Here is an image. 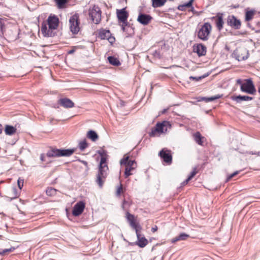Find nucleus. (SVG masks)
Wrapping results in <instances>:
<instances>
[{"label":"nucleus","instance_id":"3","mask_svg":"<svg viewBox=\"0 0 260 260\" xmlns=\"http://www.w3.org/2000/svg\"><path fill=\"white\" fill-rule=\"evenodd\" d=\"M120 163L121 166H124L125 167L124 172L125 178L132 175L131 172L134 170L137 167L136 162L134 160L129 159V156L126 155L120 160Z\"/></svg>","mask_w":260,"mask_h":260},{"label":"nucleus","instance_id":"35","mask_svg":"<svg viewBox=\"0 0 260 260\" xmlns=\"http://www.w3.org/2000/svg\"><path fill=\"white\" fill-rule=\"evenodd\" d=\"M178 236L179 237V240L181 241V240H186L187 238H188L189 237V235H187V234H186L185 233H181Z\"/></svg>","mask_w":260,"mask_h":260},{"label":"nucleus","instance_id":"24","mask_svg":"<svg viewBox=\"0 0 260 260\" xmlns=\"http://www.w3.org/2000/svg\"><path fill=\"white\" fill-rule=\"evenodd\" d=\"M5 132L7 135H12L16 132V128L13 126L6 125Z\"/></svg>","mask_w":260,"mask_h":260},{"label":"nucleus","instance_id":"30","mask_svg":"<svg viewBox=\"0 0 260 260\" xmlns=\"http://www.w3.org/2000/svg\"><path fill=\"white\" fill-rule=\"evenodd\" d=\"M222 97V95L217 94L216 95L210 97V98H204L203 100L205 101L206 102H211L214 100L218 99Z\"/></svg>","mask_w":260,"mask_h":260},{"label":"nucleus","instance_id":"49","mask_svg":"<svg viewBox=\"0 0 260 260\" xmlns=\"http://www.w3.org/2000/svg\"><path fill=\"white\" fill-rule=\"evenodd\" d=\"M127 23H127V19H126V22H125V23H122V25L125 26H126L127 25Z\"/></svg>","mask_w":260,"mask_h":260},{"label":"nucleus","instance_id":"4","mask_svg":"<svg viewBox=\"0 0 260 260\" xmlns=\"http://www.w3.org/2000/svg\"><path fill=\"white\" fill-rule=\"evenodd\" d=\"M74 149H59L54 148L47 153L48 157L70 156L75 152Z\"/></svg>","mask_w":260,"mask_h":260},{"label":"nucleus","instance_id":"46","mask_svg":"<svg viewBox=\"0 0 260 260\" xmlns=\"http://www.w3.org/2000/svg\"><path fill=\"white\" fill-rule=\"evenodd\" d=\"M157 230V227L156 225H155L154 226L152 227V229H151V231L153 232V233H154L155 232H156V231Z\"/></svg>","mask_w":260,"mask_h":260},{"label":"nucleus","instance_id":"36","mask_svg":"<svg viewBox=\"0 0 260 260\" xmlns=\"http://www.w3.org/2000/svg\"><path fill=\"white\" fill-rule=\"evenodd\" d=\"M238 173H239V171H237L234 172L233 173L231 174V175H230L227 177L226 181H230L231 179H232L233 177H235L236 175L238 174Z\"/></svg>","mask_w":260,"mask_h":260},{"label":"nucleus","instance_id":"56","mask_svg":"<svg viewBox=\"0 0 260 260\" xmlns=\"http://www.w3.org/2000/svg\"><path fill=\"white\" fill-rule=\"evenodd\" d=\"M191 9H192V10H191V11H192V10L193 9V7H192V8H191Z\"/></svg>","mask_w":260,"mask_h":260},{"label":"nucleus","instance_id":"11","mask_svg":"<svg viewBox=\"0 0 260 260\" xmlns=\"http://www.w3.org/2000/svg\"><path fill=\"white\" fill-rule=\"evenodd\" d=\"M85 208V204L81 201L77 203L73 207L72 214L74 216H78L81 215Z\"/></svg>","mask_w":260,"mask_h":260},{"label":"nucleus","instance_id":"51","mask_svg":"<svg viewBox=\"0 0 260 260\" xmlns=\"http://www.w3.org/2000/svg\"><path fill=\"white\" fill-rule=\"evenodd\" d=\"M44 156L43 154H42V155H41V160L42 161H43V160H44Z\"/></svg>","mask_w":260,"mask_h":260},{"label":"nucleus","instance_id":"21","mask_svg":"<svg viewBox=\"0 0 260 260\" xmlns=\"http://www.w3.org/2000/svg\"><path fill=\"white\" fill-rule=\"evenodd\" d=\"M194 51L199 56H204L206 53V47L202 44H198L194 48Z\"/></svg>","mask_w":260,"mask_h":260},{"label":"nucleus","instance_id":"53","mask_svg":"<svg viewBox=\"0 0 260 260\" xmlns=\"http://www.w3.org/2000/svg\"><path fill=\"white\" fill-rule=\"evenodd\" d=\"M249 154H256V153H253L252 152H249Z\"/></svg>","mask_w":260,"mask_h":260},{"label":"nucleus","instance_id":"10","mask_svg":"<svg viewBox=\"0 0 260 260\" xmlns=\"http://www.w3.org/2000/svg\"><path fill=\"white\" fill-rule=\"evenodd\" d=\"M227 24L235 29H239L241 26L240 21L237 19L234 15H230L228 16L227 19Z\"/></svg>","mask_w":260,"mask_h":260},{"label":"nucleus","instance_id":"52","mask_svg":"<svg viewBox=\"0 0 260 260\" xmlns=\"http://www.w3.org/2000/svg\"><path fill=\"white\" fill-rule=\"evenodd\" d=\"M122 29L123 31H124V30H125V26L122 25Z\"/></svg>","mask_w":260,"mask_h":260},{"label":"nucleus","instance_id":"19","mask_svg":"<svg viewBox=\"0 0 260 260\" xmlns=\"http://www.w3.org/2000/svg\"><path fill=\"white\" fill-rule=\"evenodd\" d=\"M232 100L236 101L237 103H241L242 101H251L253 100L252 97L247 95H234L231 97Z\"/></svg>","mask_w":260,"mask_h":260},{"label":"nucleus","instance_id":"13","mask_svg":"<svg viewBox=\"0 0 260 260\" xmlns=\"http://www.w3.org/2000/svg\"><path fill=\"white\" fill-rule=\"evenodd\" d=\"M166 122L162 123H158L155 127L152 128L151 132L149 133L150 137H154L156 133H162L164 132V127L166 124Z\"/></svg>","mask_w":260,"mask_h":260},{"label":"nucleus","instance_id":"27","mask_svg":"<svg viewBox=\"0 0 260 260\" xmlns=\"http://www.w3.org/2000/svg\"><path fill=\"white\" fill-rule=\"evenodd\" d=\"M108 59L111 64L115 66H118L120 64L119 60L114 56H109Z\"/></svg>","mask_w":260,"mask_h":260},{"label":"nucleus","instance_id":"23","mask_svg":"<svg viewBox=\"0 0 260 260\" xmlns=\"http://www.w3.org/2000/svg\"><path fill=\"white\" fill-rule=\"evenodd\" d=\"M110 36L111 34L109 30L102 29L99 33V37L103 40L107 39Z\"/></svg>","mask_w":260,"mask_h":260},{"label":"nucleus","instance_id":"55","mask_svg":"<svg viewBox=\"0 0 260 260\" xmlns=\"http://www.w3.org/2000/svg\"><path fill=\"white\" fill-rule=\"evenodd\" d=\"M166 111H167L166 109L164 110V111H162V113H165Z\"/></svg>","mask_w":260,"mask_h":260},{"label":"nucleus","instance_id":"20","mask_svg":"<svg viewBox=\"0 0 260 260\" xmlns=\"http://www.w3.org/2000/svg\"><path fill=\"white\" fill-rule=\"evenodd\" d=\"M126 218L128 221L129 222L131 226L135 230H138V224L136 223L135 220V217L133 215L130 214L129 212H127L126 214Z\"/></svg>","mask_w":260,"mask_h":260},{"label":"nucleus","instance_id":"5","mask_svg":"<svg viewBox=\"0 0 260 260\" xmlns=\"http://www.w3.org/2000/svg\"><path fill=\"white\" fill-rule=\"evenodd\" d=\"M211 30V25L208 22L205 23L198 32V38L203 41L208 40Z\"/></svg>","mask_w":260,"mask_h":260},{"label":"nucleus","instance_id":"54","mask_svg":"<svg viewBox=\"0 0 260 260\" xmlns=\"http://www.w3.org/2000/svg\"><path fill=\"white\" fill-rule=\"evenodd\" d=\"M258 92L260 94V86L258 88Z\"/></svg>","mask_w":260,"mask_h":260},{"label":"nucleus","instance_id":"29","mask_svg":"<svg viewBox=\"0 0 260 260\" xmlns=\"http://www.w3.org/2000/svg\"><path fill=\"white\" fill-rule=\"evenodd\" d=\"M254 14V11L250 10L247 11L245 14V20L246 21H249L251 20L253 18Z\"/></svg>","mask_w":260,"mask_h":260},{"label":"nucleus","instance_id":"18","mask_svg":"<svg viewBox=\"0 0 260 260\" xmlns=\"http://www.w3.org/2000/svg\"><path fill=\"white\" fill-rule=\"evenodd\" d=\"M137 237L138 238V242L137 243V245L139 246L140 247H145L147 243V240L144 237H142V235L140 234L138 229L135 230Z\"/></svg>","mask_w":260,"mask_h":260},{"label":"nucleus","instance_id":"2","mask_svg":"<svg viewBox=\"0 0 260 260\" xmlns=\"http://www.w3.org/2000/svg\"><path fill=\"white\" fill-rule=\"evenodd\" d=\"M108 173V167L106 164V158L102 156L99 165V172L96 177V183L102 187Z\"/></svg>","mask_w":260,"mask_h":260},{"label":"nucleus","instance_id":"48","mask_svg":"<svg viewBox=\"0 0 260 260\" xmlns=\"http://www.w3.org/2000/svg\"><path fill=\"white\" fill-rule=\"evenodd\" d=\"M75 52V50L72 49V50H70L69 52H68V53L69 54H72L74 52Z\"/></svg>","mask_w":260,"mask_h":260},{"label":"nucleus","instance_id":"25","mask_svg":"<svg viewBox=\"0 0 260 260\" xmlns=\"http://www.w3.org/2000/svg\"><path fill=\"white\" fill-rule=\"evenodd\" d=\"M87 137L92 141L95 142L98 139L99 136L95 132L90 130L87 133Z\"/></svg>","mask_w":260,"mask_h":260},{"label":"nucleus","instance_id":"43","mask_svg":"<svg viewBox=\"0 0 260 260\" xmlns=\"http://www.w3.org/2000/svg\"><path fill=\"white\" fill-rule=\"evenodd\" d=\"M180 241V240L179 239L178 236H177L175 238L172 239V240H171V242H172V243H175V242H176L177 241Z\"/></svg>","mask_w":260,"mask_h":260},{"label":"nucleus","instance_id":"33","mask_svg":"<svg viewBox=\"0 0 260 260\" xmlns=\"http://www.w3.org/2000/svg\"><path fill=\"white\" fill-rule=\"evenodd\" d=\"M79 148L81 150H84L87 146V143L85 140H83L79 143Z\"/></svg>","mask_w":260,"mask_h":260},{"label":"nucleus","instance_id":"14","mask_svg":"<svg viewBox=\"0 0 260 260\" xmlns=\"http://www.w3.org/2000/svg\"><path fill=\"white\" fill-rule=\"evenodd\" d=\"M117 16L119 21L122 23H125L126 22V19H127L128 17V14L125 9L123 8L120 10H117Z\"/></svg>","mask_w":260,"mask_h":260},{"label":"nucleus","instance_id":"40","mask_svg":"<svg viewBox=\"0 0 260 260\" xmlns=\"http://www.w3.org/2000/svg\"><path fill=\"white\" fill-rule=\"evenodd\" d=\"M107 40H108L110 43H112L113 42H114L115 38L113 37H111L110 36L108 37V38L107 39Z\"/></svg>","mask_w":260,"mask_h":260},{"label":"nucleus","instance_id":"41","mask_svg":"<svg viewBox=\"0 0 260 260\" xmlns=\"http://www.w3.org/2000/svg\"><path fill=\"white\" fill-rule=\"evenodd\" d=\"M202 78V77H196L190 76L189 77L190 79L196 80V81H199V80H200Z\"/></svg>","mask_w":260,"mask_h":260},{"label":"nucleus","instance_id":"34","mask_svg":"<svg viewBox=\"0 0 260 260\" xmlns=\"http://www.w3.org/2000/svg\"><path fill=\"white\" fill-rule=\"evenodd\" d=\"M15 249L14 247H11L10 248H7L0 251V255H4L7 252H11Z\"/></svg>","mask_w":260,"mask_h":260},{"label":"nucleus","instance_id":"32","mask_svg":"<svg viewBox=\"0 0 260 260\" xmlns=\"http://www.w3.org/2000/svg\"><path fill=\"white\" fill-rule=\"evenodd\" d=\"M58 8H62L67 2V0H55Z\"/></svg>","mask_w":260,"mask_h":260},{"label":"nucleus","instance_id":"7","mask_svg":"<svg viewBox=\"0 0 260 260\" xmlns=\"http://www.w3.org/2000/svg\"><path fill=\"white\" fill-rule=\"evenodd\" d=\"M244 81L240 87L241 91L248 94H255L256 91L251 79H245Z\"/></svg>","mask_w":260,"mask_h":260},{"label":"nucleus","instance_id":"28","mask_svg":"<svg viewBox=\"0 0 260 260\" xmlns=\"http://www.w3.org/2000/svg\"><path fill=\"white\" fill-rule=\"evenodd\" d=\"M194 0H189V1L183 5H179L178 9L180 11H184L186 8H189L192 6V3Z\"/></svg>","mask_w":260,"mask_h":260},{"label":"nucleus","instance_id":"47","mask_svg":"<svg viewBox=\"0 0 260 260\" xmlns=\"http://www.w3.org/2000/svg\"><path fill=\"white\" fill-rule=\"evenodd\" d=\"M3 130V127L2 124H0V134L2 133Z\"/></svg>","mask_w":260,"mask_h":260},{"label":"nucleus","instance_id":"22","mask_svg":"<svg viewBox=\"0 0 260 260\" xmlns=\"http://www.w3.org/2000/svg\"><path fill=\"white\" fill-rule=\"evenodd\" d=\"M193 138L196 142L200 145H203V140L205 139L199 132H196L193 134Z\"/></svg>","mask_w":260,"mask_h":260},{"label":"nucleus","instance_id":"44","mask_svg":"<svg viewBox=\"0 0 260 260\" xmlns=\"http://www.w3.org/2000/svg\"><path fill=\"white\" fill-rule=\"evenodd\" d=\"M190 180V179H189V178L188 177L185 181H184L182 183V185H185L186 184H187L188 183V182Z\"/></svg>","mask_w":260,"mask_h":260},{"label":"nucleus","instance_id":"38","mask_svg":"<svg viewBox=\"0 0 260 260\" xmlns=\"http://www.w3.org/2000/svg\"><path fill=\"white\" fill-rule=\"evenodd\" d=\"M197 173V171L196 170V169L194 168L192 172L190 173V175L188 177L189 178V179H191Z\"/></svg>","mask_w":260,"mask_h":260},{"label":"nucleus","instance_id":"31","mask_svg":"<svg viewBox=\"0 0 260 260\" xmlns=\"http://www.w3.org/2000/svg\"><path fill=\"white\" fill-rule=\"evenodd\" d=\"M56 191L57 190L53 188H48L46 190V194L49 196H54Z\"/></svg>","mask_w":260,"mask_h":260},{"label":"nucleus","instance_id":"45","mask_svg":"<svg viewBox=\"0 0 260 260\" xmlns=\"http://www.w3.org/2000/svg\"><path fill=\"white\" fill-rule=\"evenodd\" d=\"M190 180V179H189V178L188 177L185 181H184L182 183V185H185L186 184H187L188 183V182Z\"/></svg>","mask_w":260,"mask_h":260},{"label":"nucleus","instance_id":"42","mask_svg":"<svg viewBox=\"0 0 260 260\" xmlns=\"http://www.w3.org/2000/svg\"><path fill=\"white\" fill-rule=\"evenodd\" d=\"M236 83L240 85V87H241L242 85L243 84V81L241 79H238L236 80Z\"/></svg>","mask_w":260,"mask_h":260},{"label":"nucleus","instance_id":"26","mask_svg":"<svg viewBox=\"0 0 260 260\" xmlns=\"http://www.w3.org/2000/svg\"><path fill=\"white\" fill-rule=\"evenodd\" d=\"M166 2V0H152V6L155 8L163 6Z\"/></svg>","mask_w":260,"mask_h":260},{"label":"nucleus","instance_id":"8","mask_svg":"<svg viewBox=\"0 0 260 260\" xmlns=\"http://www.w3.org/2000/svg\"><path fill=\"white\" fill-rule=\"evenodd\" d=\"M79 19L78 14L72 16L69 19V26L70 30L73 34H77L79 31Z\"/></svg>","mask_w":260,"mask_h":260},{"label":"nucleus","instance_id":"12","mask_svg":"<svg viewBox=\"0 0 260 260\" xmlns=\"http://www.w3.org/2000/svg\"><path fill=\"white\" fill-rule=\"evenodd\" d=\"M222 13H218L215 16L213 17L212 19L214 20L216 26L219 30L223 28L224 21L223 19Z\"/></svg>","mask_w":260,"mask_h":260},{"label":"nucleus","instance_id":"1","mask_svg":"<svg viewBox=\"0 0 260 260\" xmlns=\"http://www.w3.org/2000/svg\"><path fill=\"white\" fill-rule=\"evenodd\" d=\"M59 19L55 15H50L47 19V22L42 23L41 31L44 37H52L54 35L53 31L58 26Z\"/></svg>","mask_w":260,"mask_h":260},{"label":"nucleus","instance_id":"39","mask_svg":"<svg viewBox=\"0 0 260 260\" xmlns=\"http://www.w3.org/2000/svg\"><path fill=\"white\" fill-rule=\"evenodd\" d=\"M122 190V185L120 184V186H119L117 189L116 195L118 196H120Z\"/></svg>","mask_w":260,"mask_h":260},{"label":"nucleus","instance_id":"50","mask_svg":"<svg viewBox=\"0 0 260 260\" xmlns=\"http://www.w3.org/2000/svg\"><path fill=\"white\" fill-rule=\"evenodd\" d=\"M81 162L84 164L85 165V166H87V162L86 161H84V160H82Z\"/></svg>","mask_w":260,"mask_h":260},{"label":"nucleus","instance_id":"16","mask_svg":"<svg viewBox=\"0 0 260 260\" xmlns=\"http://www.w3.org/2000/svg\"><path fill=\"white\" fill-rule=\"evenodd\" d=\"M152 17L147 14H140L138 18L137 21L143 25H147L151 21Z\"/></svg>","mask_w":260,"mask_h":260},{"label":"nucleus","instance_id":"15","mask_svg":"<svg viewBox=\"0 0 260 260\" xmlns=\"http://www.w3.org/2000/svg\"><path fill=\"white\" fill-rule=\"evenodd\" d=\"M248 51L245 49H242L237 51L236 59L238 61L244 60L248 57Z\"/></svg>","mask_w":260,"mask_h":260},{"label":"nucleus","instance_id":"17","mask_svg":"<svg viewBox=\"0 0 260 260\" xmlns=\"http://www.w3.org/2000/svg\"><path fill=\"white\" fill-rule=\"evenodd\" d=\"M59 104L66 108H70L74 106V103L68 98H62L59 100Z\"/></svg>","mask_w":260,"mask_h":260},{"label":"nucleus","instance_id":"6","mask_svg":"<svg viewBox=\"0 0 260 260\" xmlns=\"http://www.w3.org/2000/svg\"><path fill=\"white\" fill-rule=\"evenodd\" d=\"M101 11L97 6H93L88 10V15L92 22L95 24H98L101 20Z\"/></svg>","mask_w":260,"mask_h":260},{"label":"nucleus","instance_id":"37","mask_svg":"<svg viewBox=\"0 0 260 260\" xmlns=\"http://www.w3.org/2000/svg\"><path fill=\"white\" fill-rule=\"evenodd\" d=\"M17 183H18V185L19 188L21 189L22 188V186H23V179H22L20 178H19L18 179Z\"/></svg>","mask_w":260,"mask_h":260},{"label":"nucleus","instance_id":"9","mask_svg":"<svg viewBox=\"0 0 260 260\" xmlns=\"http://www.w3.org/2000/svg\"><path fill=\"white\" fill-rule=\"evenodd\" d=\"M159 156L163 160L168 164H171L172 160V156L171 152L166 149H162L159 153Z\"/></svg>","mask_w":260,"mask_h":260}]
</instances>
